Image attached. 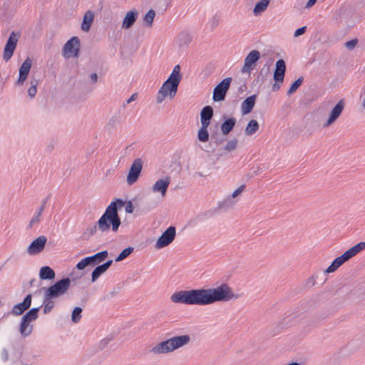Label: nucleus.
<instances>
[{
	"label": "nucleus",
	"instance_id": "1",
	"mask_svg": "<svg viewBox=\"0 0 365 365\" xmlns=\"http://www.w3.org/2000/svg\"><path fill=\"white\" fill-rule=\"evenodd\" d=\"M209 288L180 290L173 293L170 299L177 304L186 305L207 306L212 304Z\"/></svg>",
	"mask_w": 365,
	"mask_h": 365
},
{
	"label": "nucleus",
	"instance_id": "2",
	"mask_svg": "<svg viewBox=\"0 0 365 365\" xmlns=\"http://www.w3.org/2000/svg\"><path fill=\"white\" fill-rule=\"evenodd\" d=\"M120 205V202H110L107 206L104 213L97 221L98 230L101 232H107L111 230L115 233L118 231L122 223L120 216L118 212Z\"/></svg>",
	"mask_w": 365,
	"mask_h": 365
},
{
	"label": "nucleus",
	"instance_id": "3",
	"mask_svg": "<svg viewBox=\"0 0 365 365\" xmlns=\"http://www.w3.org/2000/svg\"><path fill=\"white\" fill-rule=\"evenodd\" d=\"M355 13L356 7L354 5L344 4L334 12L331 19L338 27L344 25L347 33L356 25L355 21L352 19Z\"/></svg>",
	"mask_w": 365,
	"mask_h": 365
},
{
	"label": "nucleus",
	"instance_id": "4",
	"mask_svg": "<svg viewBox=\"0 0 365 365\" xmlns=\"http://www.w3.org/2000/svg\"><path fill=\"white\" fill-rule=\"evenodd\" d=\"M190 341V337L187 334L173 336L153 346L151 351L156 354H167L182 347L188 344Z\"/></svg>",
	"mask_w": 365,
	"mask_h": 365
},
{
	"label": "nucleus",
	"instance_id": "5",
	"mask_svg": "<svg viewBox=\"0 0 365 365\" xmlns=\"http://www.w3.org/2000/svg\"><path fill=\"white\" fill-rule=\"evenodd\" d=\"M71 284V280L69 277H63L47 287L41 288L39 291H43L45 296L54 299L66 294Z\"/></svg>",
	"mask_w": 365,
	"mask_h": 365
},
{
	"label": "nucleus",
	"instance_id": "6",
	"mask_svg": "<svg viewBox=\"0 0 365 365\" xmlns=\"http://www.w3.org/2000/svg\"><path fill=\"white\" fill-rule=\"evenodd\" d=\"M71 284V280L69 277H63L47 287L41 288L39 291H43L45 296L54 299L66 294Z\"/></svg>",
	"mask_w": 365,
	"mask_h": 365
},
{
	"label": "nucleus",
	"instance_id": "7",
	"mask_svg": "<svg viewBox=\"0 0 365 365\" xmlns=\"http://www.w3.org/2000/svg\"><path fill=\"white\" fill-rule=\"evenodd\" d=\"M212 304L218 302H227L232 299H237L232 288L226 283H222L215 288H209Z\"/></svg>",
	"mask_w": 365,
	"mask_h": 365
},
{
	"label": "nucleus",
	"instance_id": "8",
	"mask_svg": "<svg viewBox=\"0 0 365 365\" xmlns=\"http://www.w3.org/2000/svg\"><path fill=\"white\" fill-rule=\"evenodd\" d=\"M180 83L168 78L158 91L157 102L162 103L168 97L173 99L176 96Z\"/></svg>",
	"mask_w": 365,
	"mask_h": 365
},
{
	"label": "nucleus",
	"instance_id": "9",
	"mask_svg": "<svg viewBox=\"0 0 365 365\" xmlns=\"http://www.w3.org/2000/svg\"><path fill=\"white\" fill-rule=\"evenodd\" d=\"M108 257V252L103 250L93 255L86 257L81 259L76 265L75 268L79 271L85 269L88 267H95L101 264Z\"/></svg>",
	"mask_w": 365,
	"mask_h": 365
},
{
	"label": "nucleus",
	"instance_id": "10",
	"mask_svg": "<svg viewBox=\"0 0 365 365\" xmlns=\"http://www.w3.org/2000/svg\"><path fill=\"white\" fill-rule=\"evenodd\" d=\"M81 47L80 38L76 36H73L63 46L62 56L66 59L77 58L81 54Z\"/></svg>",
	"mask_w": 365,
	"mask_h": 365
},
{
	"label": "nucleus",
	"instance_id": "11",
	"mask_svg": "<svg viewBox=\"0 0 365 365\" xmlns=\"http://www.w3.org/2000/svg\"><path fill=\"white\" fill-rule=\"evenodd\" d=\"M232 81V77H227L218 83L213 89L212 100L214 103L223 102Z\"/></svg>",
	"mask_w": 365,
	"mask_h": 365
},
{
	"label": "nucleus",
	"instance_id": "12",
	"mask_svg": "<svg viewBox=\"0 0 365 365\" xmlns=\"http://www.w3.org/2000/svg\"><path fill=\"white\" fill-rule=\"evenodd\" d=\"M261 56L260 52L257 49L250 51L245 58L244 66L242 67L240 72L242 73L250 74L255 68Z\"/></svg>",
	"mask_w": 365,
	"mask_h": 365
},
{
	"label": "nucleus",
	"instance_id": "13",
	"mask_svg": "<svg viewBox=\"0 0 365 365\" xmlns=\"http://www.w3.org/2000/svg\"><path fill=\"white\" fill-rule=\"evenodd\" d=\"M176 236V228L175 226L168 227L158 237L155 242L156 249H162L170 245Z\"/></svg>",
	"mask_w": 365,
	"mask_h": 365
},
{
	"label": "nucleus",
	"instance_id": "14",
	"mask_svg": "<svg viewBox=\"0 0 365 365\" xmlns=\"http://www.w3.org/2000/svg\"><path fill=\"white\" fill-rule=\"evenodd\" d=\"M143 166V162L141 158H136L133 160L126 178L127 183L129 185H132L137 182L140 176Z\"/></svg>",
	"mask_w": 365,
	"mask_h": 365
},
{
	"label": "nucleus",
	"instance_id": "15",
	"mask_svg": "<svg viewBox=\"0 0 365 365\" xmlns=\"http://www.w3.org/2000/svg\"><path fill=\"white\" fill-rule=\"evenodd\" d=\"M32 66V59L28 56L19 68V77L15 81V86H21L27 80Z\"/></svg>",
	"mask_w": 365,
	"mask_h": 365
},
{
	"label": "nucleus",
	"instance_id": "16",
	"mask_svg": "<svg viewBox=\"0 0 365 365\" xmlns=\"http://www.w3.org/2000/svg\"><path fill=\"white\" fill-rule=\"evenodd\" d=\"M47 242V237L41 235L34 240L27 248V252L31 255H35L41 253L45 248Z\"/></svg>",
	"mask_w": 365,
	"mask_h": 365
},
{
	"label": "nucleus",
	"instance_id": "17",
	"mask_svg": "<svg viewBox=\"0 0 365 365\" xmlns=\"http://www.w3.org/2000/svg\"><path fill=\"white\" fill-rule=\"evenodd\" d=\"M324 115H312V123L311 128H327L332 125L339 117V115H329V118L325 120L324 119Z\"/></svg>",
	"mask_w": 365,
	"mask_h": 365
},
{
	"label": "nucleus",
	"instance_id": "18",
	"mask_svg": "<svg viewBox=\"0 0 365 365\" xmlns=\"http://www.w3.org/2000/svg\"><path fill=\"white\" fill-rule=\"evenodd\" d=\"M219 106L215 105L216 113L219 114H234L237 106V101L235 100L218 103Z\"/></svg>",
	"mask_w": 365,
	"mask_h": 365
},
{
	"label": "nucleus",
	"instance_id": "19",
	"mask_svg": "<svg viewBox=\"0 0 365 365\" xmlns=\"http://www.w3.org/2000/svg\"><path fill=\"white\" fill-rule=\"evenodd\" d=\"M14 15V10L12 0H4L2 6H0V19L2 21L10 20Z\"/></svg>",
	"mask_w": 365,
	"mask_h": 365
},
{
	"label": "nucleus",
	"instance_id": "20",
	"mask_svg": "<svg viewBox=\"0 0 365 365\" xmlns=\"http://www.w3.org/2000/svg\"><path fill=\"white\" fill-rule=\"evenodd\" d=\"M286 71L287 65L285 61L282 58L278 59L275 63L273 80L284 82Z\"/></svg>",
	"mask_w": 365,
	"mask_h": 365
},
{
	"label": "nucleus",
	"instance_id": "21",
	"mask_svg": "<svg viewBox=\"0 0 365 365\" xmlns=\"http://www.w3.org/2000/svg\"><path fill=\"white\" fill-rule=\"evenodd\" d=\"M113 259H108L103 264L95 266L91 272V282H95L112 265Z\"/></svg>",
	"mask_w": 365,
	"mask_h": 365
},
{
	"label": "nucleus",
	"instance_id": "22",
	"mask_svg": "<svg viewBox=\"0 0 365 365\" xmlns=\"http://www.w3.org/2000/svg\"><path fill=\"white\" fill-rule=\"evenodd\" d=\"M138 11L135 9L129 10L123 18L121 28L130 29L138 19Z\"/></svg>",
	"mask_w": 365,
	"mask_h": 365
},
{
	"label": "nucleus",
	"instance_id": "23",
	"mask_svg": "<svg viewBox=\"0 0 365 365\" xmlns=\"http://www.w3.org/2000/svg\"><path fill=\"white\" fill-rule=\"evenodd\" d=\"M170 181V177L169 176L158 180L153 186V191L155 192H160L161 195L165 197Z\"/></svg>",
	"mask_w": 365,
	"mask_h": 365
},
{
	"label": "nucleus",
	"instance_id": "24",
	"mask_svg": "<svg viewBox=\"0 0 365 365\" xmlns=\"http://www.w3.org/2000/svg\"><path fill=\"white\" fill-rule=\"evenodd\" d=\"M257 94L247 97L241 103V114H250L256 103Z\"/></svg>",
	"mask_w": 365,
	"mask_h": 365
},
{
	"label": "nucleus",
	"instance_id": "25",
	"mask_svg": "<svg viewBox=\"0 0 365 365\" xmlns=\"http://www.w3.org/2000/svg\"><path fill=\"white\" fill-rule=\"evenodd\" d=\"M95 19V12L92 10H88L85 12L82 22L81 24V29L83 32H88L90 31L91 26L93 24Z\"/></svg>",
	"mask_w": 365,
	"mask_h": 365
},
{
	"label": "nucleus",
	"instance_id": "26",
	"mask_svg": "<svg viewBox=\"0 0 365 365\" xmlns=\"http://www.w3.org/2000/svg\"><path fill=\"white\" fill-rule=\"evenodd\" d=\"M349 257L345 252L339 257H336L331 263V264L325 269V273H332L339 268L344 263L349 260Z\"/></svg>",
	"mask_w": 365,
	"mask_h": 365
},
{
	"label": "nucleus",
	"instance_id": "27",
	"mask_svg": "<svg viewBox=\"0 0 365 365\" xmlns=\"http://www.w3.org/2000/svg\"><path fill=\"white\" fill-rule=\"evenodd\" d=\"M222 117L224 118V121L220 125V129L222 134L227 136L235 128L237 120L232 116L226 118V115H222Z\"/></svg>",
	"mask_w": 365,
	"mask_h": 365
},
{
	"label": "nucleus",
	"instance_id": "28",
	"mask_svg": "<svg viewBox=\"0 0 365 365\" xmlns=\"http://www.w3.org/2000/svg\"><path fill=\"white\" fill-rule=\"evenodd\" d=\"M56 273L49 266H43L39 270V278L41 280L53 281L55 279Z\"/></svg>",
	"mask_w": 365,
	"mask_h": 365
},
{
	"label": "nucleus",
	"instance_id": "29",
	"mask_svg": "<svg viewBox=\"0 0 365 365\" xmlns=\"http://www.w3.org/2000/svg\"><path fill=\"white\" fill-rule=\"evenodd\" d=\"M42 305H40L37 307H34L30 309H29L21 317L22 319H24L25 322H27L29 323H31L32 322L36 320L38 317V313L40 311V309L41 308Z\"/></svg>",
	"mask_w": 365,
	"mask_h": 365
},
{
	"label": "nucleus",
	"instance_id": "30",
	"mask_svg": "<svg viewBox=\"0 0 365 365\" xmlns=\"http://www.w3.org/2000/svg\"><path fill=\"white\" fill-rule=\"evenodd\" d=\"M110 202H120L121 205L119 207L120 208L118 209V212L123 207H125V212L128 214H132L134 212L135 207L131 200H125L122 198L115 197Z\"/></svg>",
	"mask_w": 365,
	"mask_h": 365
},
{
	"label": "nucleus",
	"instance_id": "31",
	"mask_svg": "<svg viewBox=\"0 0 365 365\" xmlns=\"http://www.w3.org/2000/svg\"><path fill=\"white\" fill-rule=\"evenodd\" d=\"M271 0H259L258 1L253 9V14L256 16H260L262 13H264L267 7L269 6Z\"/></svg>",
	"mask_w": 365,
	"mask_h": 365
},
{
	"label": "nucleus",
	"instance_id": "32",
	"mask_svg": "<svg viewBox=\"0 0 365 365\" xmlns=\"http://www.w3.org/2000/svg\"><path fill=\"white\" fill-rule=\"evenodd\" d=\"M34 329V325L21 319L19 324V332L23 337L29 336Z\"/></svg>",
	"mask_w": 365,
	"mask_h": 365
},
{
	"label": "nucleus",
	"instance_id": "33",
	"mask_svg": "<svg viewBox=\"0 0 365 365\" xmlns=\"http://www.w3.org/2000/svg\"><path fill=\"white\" fill-rule=\"evenodd\" d=\"M365 250V242H360L356 245H354L346 251L345 253L349 257V259L356 256L358 253Z\"/></svg>",
	"mask_w": 365,
	"mask_h": 365
},
{
	"label": "nucleus",
	"instance_id": "34",
	"mask_svg": "<svg viewBox=\"0 0 365 365\" xmlns=\"http://www.w3.org/2000/svg\"><path fill=\"white\" fill-rule=\"evenodd\" d=\"M332 106L333 102L331 101H324L311 114H329Z\"/></svg>",
	"mask_w": 365,
	"mask_h": 365
},
{
	"label": "nucleus",
	"instance_id": "35",
	"mask_svg": "<svg viewBox=\"0 0 365 365\" xmlns=\"http://www.w3.org/2000/svg\"><path fill=\"white\" fill-rule=\"evenodd\" d=\"M274 58H270L263 66L262 68L259 71V76H261V84L265 82L269 73L270 67L273 63Z\"/></svg>",
	"mask_w": 365,
	"mask_h": 365
},
{
	"label": "nucleus",
	"instance_id": "36",
	"mask_svg": "<svg viewBox=\"0 0 365 365\" xmlns=\"http://www.w3.org/2000/svg\"><path fill=\"white\" fill-rule=\"evenodd\" d=\"M156 15V12L153 9H150L143 17V26L146 27H152Z\"/></svg>",
	"mask_w": 365,
	"mask_h": 365
},
{
	"label": "nucleus",
	"instance_id": "37",
	"mask_svg": "<svg viewBox=\"0 0 365 365\" xmlns=\"http://www.w3.org/2000/svg\"><path fill=\"white\" fill-rule=\"evenodd\" d=\"M259 128V123L255 119L250 120L245 130V133L247 135H252L255 134Z\"/></svg>",
	"mask_w": 365,
	"mask_h": 365
},
{
	"label": "nucleus",
	"instance_id": "38",
	"mask_svg": "<svg viewBox=\"0 0 365 365\" xmlns=\"http://www.w3.org/2000/svg\"><path fill=\"white\" fill-rule=\"evenodd\" d=\"M192 36L187 32H181L178 36L179 46H187L192 41Z\"/></svg>",
	"mask_w": 365,
	"mask_h": 365
},
{
	"label": "nucleus",
	"instance_id": "39",
	"mask_svg": "<svg viewBox=\"0 0 365 365\" xmlns=\"http://www.w3.org/2000/svg\"><path fill=\"white\" fill-rule=\"evenodd\" d=\"M304 82V77L299 76L297 79L294 81L289 86L287 91V95L290 96L293 95L296 91L299 89V88L302 85Z\"/></svg>",
	"mask_w": 365,
	"mask_h": 365
},
{
	"label": "nucleus",
	"instance_id": "40",
	"mask_svg": "<svg viewBox=\"0 0 365 365\" xmlns=\"http://www.w3.org/2000/svg\"><path fill=\"white\" fill-rule=\"evenodd\" d=\"M16 47H14L13 46L5 44L4 47L3 51V59L7 62L9 61L11 57L13 56L14 51L16 50Z\"/></svg>",
	"mask_w": 365,
	"mask_h": 365
},
{
	"label": "nucleus",
	"instance_id": "41",
	"mask_svg": "<svg viewBox=\"0 0 365 365\" xmlns=\"http://www.w3.org/2000/svg\"><path fill=\"white\" fill-rule=\"evenodd\" d=\"M43 314H47L51 312L55 305V302L53 299H51L48 297L44 295L43 297Z\"/></svg>",
	"mask_w": 365,
	"mask_h": 365
},
{
	"label": "nucleus",
	"instance_id": "42",
	"mask_svg": "<svg viewBox=\"0 0 365 365\" xmlns=\"http://www.w3.org/2000/svg\"><path fill=\"white\" fill-rule=\"evenodd\" d=\"M29 309L25 306V304L21 302L15 304L11 313L14 316H20L22 315L26 311H28Z\"/></svg>",
	"mask_w": 365,
	"mask_h": 365
},
{
	"label": "nucleus",
	"instance_id": "43",
	"mask_svg": "<svg viewBox=\"0 0 365 365\" xmlns=\"http://www.w3.org/2000/svg\"><path fill=\"white\" fill-rule=\"evenodd\" d=\"M345 108V100L340 99L338 103L332 107L329 114H341Z\"/></svg>",
	"mask_w": 365,
	"mask_h": 365
},
{
	"label": "nucleus",
	"instance_id": "44",
	"mask_svg": "<svg viewBox=\"0 0 365 365\" xmlns=\"http://www.w3.org/2000/svg\"><path fill=\"white\" fill-rule=\"evenodd\" d=\"M20 36H21L20 32L12 31L10 33L9 38L7 39L6 43L13 46L14 47H16L17 43H18V41H19V38H20Z\"/></svg>",
	"mask_w": 365,
	"mask_h": 365
},
{
	"label": "nucleus",
	"instance_id": "45",
	"mask_svg": "<svg viewBox=\"0 0 365 365\" xmlns=\"http://www.w3.org/2000/svg\"><path fill=\"white\" fill-rule=\"evenodd\" d=\"M180 70H181L180 66L179 64L176 65L174 67L172 73L168 76V78H171L174 81L180 82L182 78V74Z\"/></svg>",
	"mask_w": 365,
	"mask_h": 365
},
{
	"label": "nucleus",
	"instance_id": "46",
	"mask_svg": "<svg viewBox=\"0 0 365 365\" xmlns=\"http://www.w3.org/2000/svg\"><path fill=\"white\" fill-rule=\"evenodd\" d=\"M134 251V248L133 247H128L123 249L120 254L115 259V262H120L127 258L130 254H132Z\"/></svg>",
	"mask_w": 365,
	"mask_h": 365
},
{
	"label": "nucleus",
	"instance_id": "47",
	"mask_svg": "<svg viewBox=\"0 0 365 365\" xmlns=\"http://www.w3.org/2000/svg\"><path fill=\"white\" fill-rule=\"evenodd\" d=\"M215 64L212 62H210L206 64L205 68L202 71V74H203V78H206L211 76L215 71Z\"/></svg>",
	"mask_w": 365,
	"mask_h": 365
},
{
	"label": "nucleus",
	"instance_id": "48",
	"mask_svg": "<svg viewBox=\"0 0 365 365\" xmlns=\"http://www.w3.org/2000/svg\"><path fill=\"white\" fill-rule=\"evenodd\" d=\"M197 139L202 143H206L209 140V132L208 129L200 128L197 131Z\"/></svg>",
	"mask_w": 365,
	"mask_h": 365
},
{
	"label": "nucleus",
	"instance_id": "49",
	"mask_svg": "<svg viewBox=\"0 0 365 365\" xmlns=\"http://www.w3.org/2000/svg\"><path fill=\"white\" fill-rule=\"evenodd\" d=\"M83 309L80 307H76L72 311L71 321L73 323H78L81 319V313Z\"/></svg>",
	"mask_w": 365,
	"mask_h": 365
},
{
	"label": "nucleus",
	"instance_id": "50",
	"mask_svg": "<svg viewBox=\"0 0 365 365\" xmlns=\"http://www.w3.org/2000/svg\"><path fill=\"white\" fill-rule=\"evenodd\" d=\"M121 284H118L115 287H113V290L105 295L101 298V301L108 300L113 297H115L121 289Z\"/></svg>",
	"mask_w": 365,
	"mask_h": 365
},
{
	"label": "nucleus",
	"instance_id": "51",
	"mask_svg": "<svg viewBox=\"0 0 365 365\" xmlns=\"http://www.w3.org/2000/svg\"><path fill=\"white\" fill-rule=\"evenodd\" d=\"M38 83V81L34 78L31 81V86L28 89V96L31 98L35 97L36 95Z\"/></svg>",
	"mask_w": 365,
	"mask_h": 365
},
{
	"label": "nucleus",
	"instance_id": "52",
	"mask_svg": "<svg viewBox=\"0 0 365 365\" xmlns=\"http://www.w3.org/2000/svg\"><path fill=\"white\" fill-rule=\"evenodd\" d=\"M214 115H200L201 128H208Z\"/></svg>",
	"mask_w": 365,
	"mask_h": 365
},
{
	"label": "nucleus",
	"instance_id": "53",
	"mask_svg": "<svg viewBox=\"0 0 365 365\" xmlns=\"http://www.w3.org/2000/svg\"><path fill=\"white\" fill-rule=\"evenodd\" d=\"M233 204V200H232L231 198H227L226 200H225L224 201L219 204L218 209L227 210L230 207H232Z\"/></svg>",
	"mask_w": 365,
	"mask_h": 365
},
{
	"label": "nucleus",
	"instance_id": "54",
	"mask_svg": "<svg viewBox=\"0 0 365 365\" xmlns=\"http://www.w3.org/2000/svg\"><path fill=\"white\" fill-rule=\"evenodd\" d=\"M238 143V140L237 138H234L233 139L229 140L226 145H225L224 149L227 151H232L236 149Z\"/></svg>",
	"mask_w": 365,
	"mask_h": 365
},
{
	"label": "nucleus",
	"instance_id": "55",
	"mask_svg": "<svg viewBox=\"0 0 365 365\" xmlns=\"http://www.w3.org/2000/svg\"><path fill=\"white\" fill-rule=\"evenodd\" d=\"M98 230V226H97V222H96V224L93 227H88L83 232V237L88 238L91 236L93 235L97 232Z\"/></svg>",
	"mask_w": 365,
	"mask_h": 365
},
{
	"label": "nucleus",
	"instance_id": "56",
	"mask_svg": "<svg viewBox=\"0 0 365 365\" xmlns=\"http://www.w3.org/2000/svg\"><path fill=\"white\" fill-rule=\"evenodd\" d=\"M358 43V38H355L346 41L344 46L348 50L351 51L356 47Z\"/></svg>",
	"mask_w": 365,
	"mask_h": 365
},
{
	"label": "nucleus",
	"instance_id": "57",
	"mask_svg": "<svg viewBox=\"0 0 365 365\" xmlns=\"http://www.w3.org/2000/svg\"><path fill=\"white\" fill-rule=\"evenodd\" d=\"M119 123L120 120L118 119V116L113 115L107 125L108 129L110 130L111 129L114 128L117 124H119Z\"/></svg>",
	"mask_w": 365,
	"mask_h": 365
},
{
	"label": "nucleus",
	"instance_id": "58",
	"mask_svg": "<svg viewBox=\"0 0 365 365\" xmlns=\"http://www.w3.org/2000/svg\"><path fill=\"white\" fill-rule=\"evenodd\" d=\"M84 275V273L83 272H76L75 271V269L72 270V272L70 273V279L71 282H74L77 279H81Z\"/></svg>",
	"mask_w": 365,
	"mask_h": 365
},
{
	"label": "nucleus",
	"instance_id": "59",
	"mask_svg": "<svg viewBox=\"0 0 365 365\" xmlns=\"http://www.w3.org/2000/svg\"><path fill=\"white\" fill-rule=\"evenodd\" d=\"M211 138L215 139L217 144H221L227 140L226 138H220L217 130L211 133Z\"/></svg>",
	"mask_w": 365,
	"mask_h": 365
},
{
	"label": "nucleus",
	"instance_id": "60",
	"mask_svg": "<svg viewBox=\"0 0 365 365\" xmlns=\"http://www.w3.org/2000/svg\"><path fill=\"white\" fill-rule=\"evenodd\" d=\"M215 108V106H205L201 109L200 114H214Z\"/></svg>",
	"mask_w": 365,
	"mask_h": 365
},
{
	"label": "nucleus",
	"instance_id": "61",
	"mask_svg": "<svg viewBox=\"0 0 365 365\" xmlns=\"http://www.w3.org/2000/svg\"><path fill=\"white\" fill-rule=\"evenodd\" d=\"M40 217L41 215H38V213L36 212L32 219L31 220L27 228L30 229L33 227L34 225L39 223Z\"/></svg>",
	"mask_w": 365,
	"mask_h": 365
},
{
	"label": "nucleus",
	"instance_id": "62",
	"mask_svg": "<svg viewBox=\"0 0 365 365\" xmlns=\"http://www.w3.org/2000/svg\"><path fill=\"white\" fill-rule=\"evenodd\" d=\"M307 30V26H303L302 27L297 29L294 33V37L297 38V37L303 35L304 34H305Z\"/></svg>",
	"mask_w": 365,
	"mask_h": 365
},
{
	"label": "nucleus",
	"instance_id": "63",
	"mask_svg": "<svg viewBox=\"0 0 365 365\" xmlns=\"http://www.w3.org/2000/svg\"><path fill=\"white\" fill-rule=\"evenodd\" d=\"M220 21V16L218 15L217 13L212 18V20L211 22V28L212 29H215L218 26Z\"/></svg>",
	"mask_w": 365,
	"mask_h": 365
},
{
	"label": "nucleus",
	"instance_id": "64",
	"mask_svg": "<svg viewBox=\"0 0 365 365\" xmlns=\"http://www.w3.org/2000/svg\"><path fill=\"white\" fill-rule=\"evenodd\" d=\"M31 301H32V294H28L23 300V303L26 306L27 308H30L31 305Z\"/></svg>",
	"mask_w": 365,
	"mask_h": 365
}]
</instances>
